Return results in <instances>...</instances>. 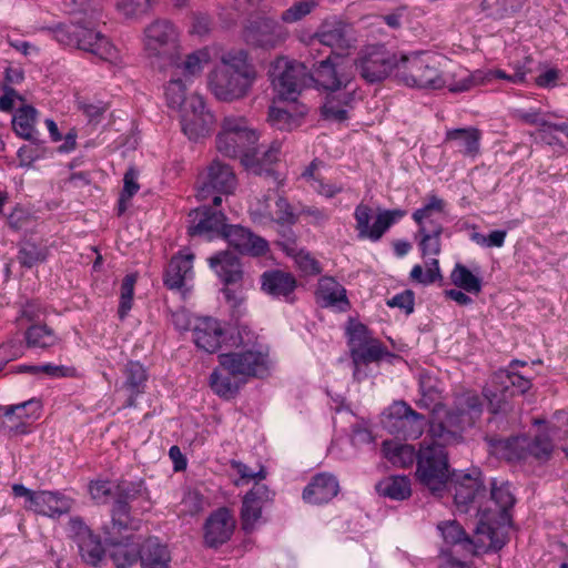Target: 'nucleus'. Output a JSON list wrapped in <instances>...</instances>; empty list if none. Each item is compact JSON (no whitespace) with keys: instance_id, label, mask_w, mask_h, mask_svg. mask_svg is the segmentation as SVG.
I'll return each mask as SVG.
<instances>
[{"instance_id":"obj_3","label":"nucleus","mask_w":568,"mask_h":568,"mask_svg":"<svg viewBox=\"0 0 568 568\" xmlns=\"http://www.w3.org/2000/svg\"><path fill=\"white\" fill-rule=\"evenodd\" d=\"M236 348L219 355L220 366L232 377H260L270 366L268 348L258 341L257 335L247 326H241L234 342Z\"/></svg>"},{"instance_id":"obj_1","label":"nucleus","mask_w":568,"mask_h":568,"mask_svg":"<svg viewBox=\"0 0 568 568\" xmlns=\"http://www.w3.org/2000/svg\"><path fill=\"white\" fill-rule=\"evenodd\" d=\"M479 417L477 398L466 395L457 402L456 412L447 414L445 418L436 415L430 423L428 437L432 444H423L419 448L416 476L432 493L440 491L450 475L445 447L462 443L464 432L474 426Z\"/></svg>"},{"instance_id":"obj_60","label":"nucleus","mask_w":568,"mask_h":568,"mask_svg":"<svg viewBox=\"0 0 568 568\" xmlns=\"http://www.w3.org/2000/svg\"><path fill=\"white\" fill-rule=\"evenodd\" d=\"M317 6L316 0H300L282 12L281 20L285 23H295L310 14Z\"/></svg>"},{"instance_id":"obj_43","label":"nucleus","mask_w":568,"mask_h":568,"mask_svg":"<svg viewBox=\"0 0 568 568\" xmlns=\"http://www.w3.org/2000/svg\"><path fill=\"white\" fill-rule=\"evenodd\" d=\"M142 568H170L171 556L166 546L149 539L140 555Z\"/></svg>"},{"instance_id":"obj_18","label":"nucleus","mask_w":568,"mask_h":568,"mask_svg":"<svg viewBox=\"0 0 568 568\" xmlns=\"http://www.w3.org/2000/svg\"><path fill=\"white\" fill-rule=\"evenodd\" d=\"M287 38V31L275 20L262 18L251 23L245 30L248 43L271 49L281 44Z\"/></svg>"},{"instance_id":"obj_30","label":"nucleus","mask_w":568,"mask_h":568,"mask_svg":"<svg viewBox=\"0 0 568 568\" xmlns=\"http://www.w3.org/2000/svg\"><path fill=\"white\" fill-rule=\"evenodd\" d=\"M234 529V520L227 509L221 508L212 514L205 524V541L215 547L227 541Z\"/></svg>"},{"instance_id":"obj_8","label":"nucleus","mask_w":568,"mask_h":568,"mask_svg":"<svg viewBox=\"0 0 568 568\" xmlns=\"http://www.w3.org/2000/svg\"><path fill=\"white\" fill-rule=\"evenodd\" d=\"M490 500L495 505L494 509L491 507L485 510H481L480 507L478 508V511L481 513V518L476 531L478 535H485L487 537L490 547L500 549L505 541L497 537V528L493 526L491 521L496 520L498 525L509 524L508 510L513 507L515 498L507 484L497 486L496 481H493Z\"/></svg>"},{"instance_id":"obj_34","label":"nucleus","mask_w":568,"mask_h":568,"mask_svg":"<svg viewBox=\"0 0 568 568\" xmlns=\"http://www.w3.org/2000/svg\"><path fill=\"white\" fill-rule=\"evenodd\" d=\"M199 216V221L189 227L191 235H207L209 239H212L214 234L225 236V230L229 229L230 225H226V217L221 211L211 212L209 209L203 211L196 210L195 217Z\"/></svg>"},{"instance_id":"obj_35","label":"nucleus","mask_w":568,"mask_h":568,"mask_svg":"<svg viewBox=\"0 0 568 568\" xmlns=\"http://www.w3.org/2000/svg\"><path fill=\"white\" fill-rule=\"evenodd\" d=\"M324 44L332 49H344L349 45L346 26L341 21H325L312 39V48Z\"/></svg>"},{"instance_id":"obj_39","label":"nucleus","mask_w":568,"mask_h":568,"mask_svg":"<svg viewBox=\"0 0 568 568\" xmlns=\"http://www.w3.org/2000/svg\"><path fill=\"white\" fill-rule=\"evenodd\" d=\"M295 287L296 281L290 273L272 271L262 275V290L274 297L287 298Z\"/></svg>"},{"instance_id":"obj_51","label":"nucleus","mask_w":568,"mask_h":568,"mask_svg":"<svg viewBox=\"0 0 568 568\" xmlns=\"http://www.w3.org/2000/svg\"><path fill=\"white\" fill-rule=\"evenodd\" d=\"M452 283L470 294L481 292V280L471 273L465 265L457 263L450 273Z\"/></svg>"},{"instance_id":"obj_42","label":"nucleus","mask_w":568,"mask_h":568,"mask_svg":"<svg viewBox=\"0 0 568 568\" xmlns=\"http://www.w3.org/2000/svg\"><path fill=\"white\" fill-rule=\"evenodd\" d=\"M511 374L513 371L510 369H499L490 379L494 389L485 388L484 390V395L495 413L501 409V404L506 398V392L511 387Z\"/></svg>"},{"instance_id":"obj_48","label":"nucleus","mask_w":568,"mask_h":568,"mask_svg":"<svg viewBox=\"0 0 568 568\" xmlns=\"http://www.w3.org/2000/svg\"><path fill=\"white\" fill-rule=\"evenodd\" d=\"M211 53L207 49H200L186 55L182 63L175 65L176 75H183L185 80L200 74L210 63Z\"/></svg>"},{"instance_id":"obj_29","label":"nucleus","mask_w":568,"mask_h":568,"mask_svg":"<svg viewBox=\"0 0 568 568\" xmlns=\"http://www.w3.org/2000/svg\"><path fill=\"white\" fill-rule=\"evenodd\" d=\"M339 491V485L335 476L318 474L305 487L303 499L313 505H320L332 500Z\"/></svg>"},{"instance_id":"obj_40","label":"nucleus","mask_w":568,"mask_h":568,"mask_svg":"<svg viewBox=\"0 0 568 568\" xmlns=\"http://www.w3.org/2000/svg\"><path fill=\"white\" fill-rule=\"evenodd\" d=\"M491 453L507 460L521 459L527 456L529 438L517 436L508 439H489Z\"/></svg>"},{"instance_id":"obj_6","label":"nucleus","mask_w":568,"mask_h":568,"mask_svg":"<svg viewBox=\"0 0 568 568\" xmlns=\"http://www.w3.org/2000/svg\"><path fill=\"white\" fill-rule=\"evenodd\" d=\"M53 39L62 45L90 52L98 58L113 62L118 50L100 31L79 24H61L52 30Z\"/></svg>"},{"instance_id":"obj_10","label":"nucleus","mask_w":568,"mask_h":568,"mask_svg":"<svg viewBox=\"0 0 568 568\" xmlns=\"http://www.w3.org/2000/svg\"><path fill=\"white\" fill-rule=\"evenodd\" d=\"M312 80L327 92L356 89L354 63L341 55H328L315 65Z\"/></svg>"},{"instance_id":"obj_12","label":"nucleus","mask_w":568,"mask_h":568,"mask_svg":"<svg viewBox=\"0 0 568 568\" xmlns=\"http://www.w3.org/2000/svg\"><path fill=\"white\" fill-rule=\"evenodd\" d=\"M353 215L357 237L378 242L393 224L406 215V211L402 209L383 210L376 215L373 225L369 224L373 217V210L369 205L365 203L357 204Z\"/></svg>"},{"instance_id":"obj_45","label":"nucleus","mask_w":568,"mask_h":568,"mask_svg":"<svg viewBox=\"0 0 568 568\" xmlns=\"http://www.w3.org/2000/svg\"><path fill=\"white\" fill-rule=\"evenodd\" d=\"M124 387L130 392L129 406L134 405L135 397L144 392L148 374L139 362H129L124 368Z\"/></svg>"},{"instance_id":"obj_28","label":"nucleus","mask_w":568,"mask_h":568,"mask_svg":"<svg viewBox=\"0 0 568 568\" xmlns=\"http://www.w3.org/2000/svg\"><path fill=\"white\" fill-rule=\"evenodd\" d=\"M30 510L51 518L68 514L73 499L59 493L50 490H39Z\"/></svg>"},{"instance_id":"obj_59","label":"nucleus","mask_w":568,"mask_h":568,"mask_svg":"<svg viewBox=\"0 0 568 568\" xmlns=\"http://www.w3.org/2000/svg\"><path fill=\"white\" fill-rule=\"evenodd\" d=\"M274 209V203H272L271 199L266 196L252 204L250 213L255 223L267 226L273 224Z\"/></svg>"},{"instance_id":"obj_32","label":"nucleus","mask_w":568,"mask_h":568,"mask_svg":"<svg viewBox=\"0 0 568 568\" xmlns=\"http://www.w3.org/2000/svg\"><path fill=\"white\" fill-rule=\"evenodd\" d=\"M420 398L417 400V405L422 408H430L433 407V416L429 420V424L435 419L436 415L439 416V418H445L447 414L456 412L457 410V402L460 397H464L466 395H473L477 398L480 413L483 412V404L479 398V396L474 392H465L460 395H457L454 400V406L449 409H446L440 403H439V393L438 390L433 386L426 385V382H420Z\"/></svg>"},{"instance_id":"obj_47","label":"nucleus","mask_w":568,"mask_h":568,"mask_svg":"<svg viewBox=\"0 0 568 568\" xmlns=\"http://www.w3.org/2000/svg\"><path fill=\"white\" fill-rule=\"evenodd\" d=\"M383 453L385 458L396 467H408L413 465L415 459L417 460L414 447L408 444L385 440Z\"/></svg>"},{"instance_id":"obj_49","label":"nucleus","mask_w":568,"mask_h":568,"mask_svg":"<svg viewBox=\"0 0 568 568\" xmlns=\"http://www.w3.org/2000/svg\"><path fill=\"white\" fill-rule=\"evenodd\" d=\"M230 467L236 476L234 479L235 486H244L253 483L254 485H264L262 481L266 478L267 471L264 466L260 465L256 470L252 469L246 464L232 459Z\"/></svg>"},{"instance_id":"obj_64","label":"nucleus","mask_w":568,"mask_h":568,"mask_svg":"<svg viewBox=\"0 0 568 568\" xmlns=\"http://www.w3.org/2000/svg\"><path fill=\"white\" fill-rule=\"evenodd\" d=\"M274 205L273 224L293 225L296 222L297 216L286 199L277 197Z\"/></svg>"},{"instance_id":"obj_37","label":"nucleus","mask_w":568,"mask_h":568,"mask_svg":"<svg viewBox=\"0 0 568 568\" xmlns=\"http://www.w3.org/2000/svg\"><path fill=\"white\" fill-rule=\"evenodd\" d=\"M306 109L303 105H273L270 108L268 122L281 131H292L301 125V120L305 115Z\"/></svg>"},{"instance_id":"obj_31","label":"nucleus","mask_w":568,"mask_h":568,"mask_svg":"<svg viewBox=\"0 0 568 568\" xmlns=\"http://www.w3.org/2000/svg\"><path fill=\"white\" fill-rule=\"evenodd\" d=\"M316 301L322 307H331L341 312L346 311L349 306L344 286L328 276L320 278Z\"/></svg>"},{"instance_id":"obj_13","label":"nucleus","mask_w":568,"mask_h":568,"mask_svg":"<svg viewBox=\"0 0 568 568\" xmlns=\"http://www.w3.org/2000/svg\"><path fill=\"white\" fill-rule=\"evenodd\" d=\"M384 424L386 429L397 437L417 439L422 436L426 422L422 414L405 402H396L388 408Z\"/></svg>"},{"instance_id":"obj_17","label":"nucleus","mask_w":568,"mask_h":568,"mask_svg":"<svg viewBox=\"0 0 568 568\" xmlns=\"http://www.w3.org/2000/svg\"><path fill=\"white\" fill-rule=\"evenodd\" d=\"M41 403L38 399H29L17 405L0 407L2 414L1 429L9 435L28 433V422L39 417Z\"/></svg>"},{"instance_id":"obj_63","label":"nucleus","mask_w":568,"mask_h":568,"mask_svg":"<svg viewBox=\"0 0 568 568\" xmlns=\"http://www.w3.org/2000/svg\"><path fill=\"white\" fill-rule=\"evenodd\" d=\"M136 283L135 274H128L122 281L121 285V296H120V305H119V316L120 318H124L130 310L132 308L133 302V293L134 285Z\"/></svg>"},{"instance_id":"obj_24","label":"nucleus","mask_w":568,"mask_h":568,"mask_svg":"<svg viewBox=\"0 0 568 568\" xmlns=\"http://www.w3.org/2000/svg\"><path fill=\"white\" fill-rule=\"evenodd\" d=\"M224 239L231 246L243 254L258 256L268 250L266 240L240 225H230L229 229L225 230Z\"/></svg>"},{"instance_id":"obj_7","label":"nucleus","mask_w":568,"mask_h":568,"mask_svg":"<svg viewBox=\"0 0 568 568\" xmlns=\"http://www.w3.org/2000/svg\"><path fill=\"white\" fill-rule=\"evenodd\" d=\"M268 78L282 101L295 102L303 88L312 80L308 69L302 62L285 57L276 58L270 65Z\"/></svg>"},{"instance_id":"obj_33","label":"nucleus","mask_w":568,"mask_h":568,"mask_svg":"<svg viewBox=\"0 0 568 568\" xmlns=\"http://www.w3.org/2000/svg\"><path fill=\"white\" fill-rule=\"evenodd\" d=\"M454 500L460 511H468L471 504L484 493L478 478L470 475L457 476L453 481Z\"/></svg>"},{"instance_id":"obj_52","label":"nucleus","mask_w":568,"mask_h":568,"mask_svg":"<svg viewBox=\"0 0 568 568\" xmlns=\"http://www.w3.org/2000/svg\"><path fill=\"white\" fill-rule=\"evenodd\" d=\"M386 351L375 338H371L367 343L363 344L359 348L354 349L352 354L353 363L355 365L354 376H357L358 366L368 364L381 359Z\"/></svg>"},{"instance_id":"obj_53","label":"nucleus","mask_w":568,"mask_h":568,"mask_svg":"<svg viewBox=\"0 0 568 568\" xmlns=\"http://www.w3.org/2000/svg\"><path fill=\"white\" fill-rule=\"evenodd\" d=\"M409 280L413 283L420 284L424 286L430 285L435 283L437 280H442L438 260L430 258L429 261H426L425 270L419 264L414 265L409 273Z\"/></svg>"},{"instance_id":"obj_41","label":"nucleus","mask_w":568,"mask_h":568,"mask_svg":"<svg viewBox=\"0 0 568 568\" xmlns=\"http://www.w3.org/2000/svg\"><path fill=\"white\" fill-rule=\"evenodd\" d=\"M37 115L38 111L31 105L19 108L12 118V128L16 134L24 140L38 142Z\"/></svg>"},{"instance_id":"obj_62","label":"nucleus","mask_w":568,"mask_h":568,"mask_svg":"<svg viewBox=\"0 0 568 568\" xmlns=\"http://www.w3.org/2000/svg\"><path fill=\"white\" fill-rule=\"evenodd\" d=\"M287 253L292 255L295 265L298 270L305 275H316L321 272V267L318 262L306 251L304 250H295V248H286Z\"/></svg>"},{"instance_id":"obj_58","label":"nucleus","mask_w":568,"mask_h":568,"mask_svg":"<svg viewBox=\"0 0 568 568\" xmlns=\"http://www.w3.org/2000/svg\"><path fill=\"white\" fill-rule=\"evenodd\" d=\"M303 178H305L311 187L320 195L332 199L344 191V186L342 184H335L329 182H324L321 179H317L313 174V168H307L304 173Z\"/></svg>"},{"instance_id":"obj_44","label":"nucleus","mask_w":568,"mask_h":568,"mask_svg":"<svg viewBox=\"0 0 568 568\" xmlns=\"http://www.w3.org/2000/svg\"><path fill=\"white\" fill-rule=\"evenodd\" d=\"M27 346L30 348L47 349L57 346L61 338L45 324H33L29 326L24 334Z\"/></svg>"},{"instance_id":"obj_56","label":"nucleus","mask_w":568,"mask_h":568,"mask_svg":"<svg viewBox=\"0 0 568 568\" xmlns=\"http://www.w3.org/2000/svg\"><path fill=\"white\" fill-rule=\"evenodd\" d=\"M444 226L437 225L436 229L419 231L418 235L419 240V248L422 251L423 256L428 255H438L442 250V241L440 236L443 234Z\"/></svg>"},{"instance_id":"obj_25","label":"nucleus","mask_w":568,"mask_h":568,"mask_svg":"<svg viewBox=\"0 0 568 568\" xmlns=\"http://www.w3.org/2000/svg\"><path fill=\"white\" fill-rule=\"evenodd\" d=\"M194 254L183 250L174 255L166 268L164 283L169 288L180 290L187 281L193 280Z\"/></svg>"},{"instance_id":"obj_19","label":"nucleus","mask_w":568,"mask_h":568,"mask_svg":"<svg viewBox=\"0 0 568 568\" xmlns=\"http://www.w3.org/2000/svg\"><path fill=\"white\" fill-rule=\"evenodd\" d=\"M272 499L273 493L266 485H253L242 503L241 519L244 530L251 531L256 527L261 520L263 507Z\"/></svg>"},{"instance_id":"obj_14","label":"nucleus","mask_w":568,"mask_h":568,"mask_svg":"<svg viewBox=\"0 0 568 568\" xmlns=\"http://www.w3.org/2000/svg\"><path fill=\"white\" fill-rule=\"evenodd\" d=\"M214 115L206 109L199 94H192L181 112V125L184 134L192 141L207 136L214 125Z\"/></svg>"},{"instance_id":"obj_9","label":"nucleus","mask_w":568,"mask_h":568,"mask_svg":"<svg viewBox=\"0 0 568 568\" xmlns=\"http://www.w3.org/2000/svg\"><path fill=\"white\" fill-rule=\"evenodd\" d=\"M143 44L149 57L174 63L180 53V31L171 21L156 19L145 27Z\"/></svg>"},{"instance_id":"obj_22","label":"nucleus","mask_w":568,"mask_h":568,"mask_svg":"<svg viewBox=\"0 0 568 568\" xmlns=\"http://www.w3.org/2000/svg\"><path fill=\"white\" fill-rule=\"evenodd\" d=\"M103 532L105 535L110 557L116 568H128L136 562L141 551L139 545L134 542L131 537L119 540L115 538V535L119 532L111 531L108 526L103 527Z\"/></svg>"},{"instance_id":"obj_5","label":"nucleus","mask_w":568,"mask_h":568,"mask_svg":"<svg viewBox=\"0 0 568 568\" xmlns=\"http://www.w3.org/2000/svg\"><path fill=\"white\" fill-rule=\"evenodd\" d=\"M396 80L412 89H444L442 59L429 52L402 54L397 62Z\"/></svg>"},{"instance_id":"obj_4","label":"nucleus","mask_w":568,"mask_h":568,"mask_svg":"<svg viewBox=\"0 0 568 568\" xmlns=\"http://www.w3.org/2000/svg\"><path fill=\"white\" fill-rule=\"evenodd\" d=\"M258 134L251 123L239 115H226L216 136V149L229 158H241L242 164L251 172H260L255 162V145Z\"/></svg>"},{"instance_id":"obj_16","label":"nucleus","mask_w":568,"mask_h":568,"mask_svg":"<svg viewBox=\"0 0 568 568\" xmlns=\"http://www.w3.org/2000/svg\"><path fill=\"white\" fill-rule=\"evenodd\" d=\"M69 534L77 544L82 560L88 565L98 566L105 552L100 537L94 535L80 517L70 518Z\"/></svg>"},{"instance_id":"obj_38","label":"nucleus","mask_w":568,"mask_h":568,"mask_svg":"<svg viewBox=\"0 0 568 568\" xmlns=\"http://www.w3.org/2000/svg\"><path fill=\"white\" fill-rule=\"evenodd\" d=\"M444 88L453 93L466 92L470 89L485 83L483 70L470 72L467 69L458 68L454 72L444 71Z\"/></svg>"},{"instance_id":"obj_21","label":"nucleus","mask_w":568,"mask_h":568,"mask_svg":"<svg viewBox=\"0 0 568 568\" xmlns=\"http://www.w3.org/2000/svg\"><path fill=\"white\" fill-rule=\"evenodd\" d=\"M358 100H361V95L357 93V89L328 91L322 106V115L328 121L344 122Z\"/></svg>"},{"instance_id":"obj_20","label":"nucleus","mask_w":568,"mask_h":568,"mask_svg":"<svg viewBox=\"0 0 568 568\" xmlns=\"http://www.w3.org/2000/svg\"><path fill=\"white\" fill-rule=\"evenodd\" d=\"M142 483L118 486L116 499L112 507V518L106 525L111 531L122 532L126 530L130 523V501L134 500L142 493Z\"/></svg>"},{"instance_id":"obj_50","label":"nucleus","mask_w":568,"mask_h":568,"mask_svg":"<svg viewBox=\"0 0 568 568\" xmlns=\"http://www.w3.org/2000/svg\"><path fill=\"white\" fill-rule=\"evenodd\" d=\"M523 4V0H483L481 10L487 17L501 20L511 17Z\"/></svg>"},{"instance_id":"obj_57","label":"nucleus","mask_w":568,"mask_h":568,"mask_svg":"<svg viewBox=\"0 0 568 568\" xmlns=\"http://www.w3.org/2000/svg\"><path fill=\"white\" fill-rule=\"evenodd\" d=\"M210 385L216 395L224 398L234 397L240 388L239 383L232 381L230 376L222 375L219 371L211 374Z\"/></svg>"},{"instance_id":"obj_54","label":"nucleus","mask_w":568,"mask_h":568,"mask_svg":"<svg viewBox=\"0 0 568 568\" xmlns=\"http://www.w3.org/2000/svg\"><path fill=\"white\" fill-rule=\"evenodd\" d=\"M517 118L526 124L537 125L539 129L536 132V139H539L541 142L547 144H551L552 141L547 139L548 130L551 129V122L546 119L539 110H517Z\"/></svg>"},{"instance_id":"obj_2","label":"nucleus","mask_w":568,"mask_h":568,"mask_svg":"<svg viewBox=\"0 0 568 568\" xmlns=\"http://www.w3.org/2000/svg\"><path fill=\"white\" fill-rule=\"evenodd\" d=\"M256 79L254 65L243 50L222 55L220 64L209 77V88L220 101L231 102L245 97Z\"/></svg>"},{"instance_id":"obj_26","label":"nucleus","mask_w":568,"mask_h":568,"mask_svg":"<svg viewBox=\"0 0 568 568\" xmlns=\"http://www.w3.org/2000/svg\"><path fill=\"white\" fill-rule=\"evenodd\" d=\"M480 140V130L469 126L447 130L444 143L464 156L475 158L479 153Z\"/></svg>"},{"instance_id":"obj_27","label":"nucleus","mask_w":568,"mask_h":568,"mask_svg":"<svg viewBox=\"0 0 568 568\" xmlns=\"http://www.w3.org/2000/svg\"><path fill=\"white\" fill-rule=\"evenodd\" d=\"M446 216L447 203L435 194L428 195L423 206L417 209L412 215L419 231L432 230L436 229L437 225H443Z\"/></svg>"},{"instance_id":"obj_46","label":"nucleus","mask_w":568,"mask_h":568,"mask_svg":"<svg viewBox=\"0 0 568 568\" xmlns=\"http://www.w3.org/2000/svg\"><path fill=\"white\" fill-rule=\"evenodd\" d=\"M376 490L381 496L394 500L407 499L412 494L410 481L406 476H389L376 484Z\"/></svg>"},{"instance_id":"obj_23","label":"nucleus","mask_w":568,"mask_h":568,"mask_svg":"<svg viewBox=\"0 0 568 568\" xmlns=\"http://www.w3.org/2000/svg\"><path fill=\"white\" fill-rule=\"evenodd\" d=\"M192 332L195 345L207 353H215L224 336L221 323L212 317L196 318Z\"/></svg>"},{"instance_id":"obj_36","label":"nucleus","mask_w":568,"mask_h":568,"mask_svg":"<svg viewBox=\"0 0 568 568\" xmlns=\"http://www.w3.org/2000/svg\"><path fill=\"white\" fill-rule=\"evenodd\" d=\"M211 268L226 284H237L242 281L243 271L239 258L230 252H220L209 258Z\"/></svg>"},{"instance_id":"obj_11","label":"nucleus","mask_w":568,"mask_h":568,"mask_svg":"<svg viewBox=\"0 0 568 568\" xmlns=\"http://www.w3.org/2000/svg\"><path fill=\"white\" fill-rule=\"evenodd\" d=\"M398 59L384 45L373 44L363 48L353 63L365 81L374 83L386 79L390 73L396 78Z\"/></svg>"},{"instance_id":"obj_15","label":"nucleus","mask_w":568,"mask_h":568,"mask_svg":"<svg viewBox=\"0 0 568 568\" xmlns=\"http://www.w3.org/2000/svg\"><path fill=\"white\" fill-rule=\"evenodd\" d=\"M236 176L229 164L213 161L197 179V197L206 200L213 193L230 194L236 187Z\"/></svg>"},{"instance_id":"obj_55","label":"nucleus","mask_w":568,"mask_h":568,"mask_svg":"<svg viewBox=\"0 0 568 568\" xmlns=\"http://www.w3.org/2000/svg\"><path fill=\"white\" fill-rule=\"evenodd\" d=\"M189 80H182L180 75L174 74V77L169 81L165 88V97L170 108L179 109L182 112V108L185 102L189 100L185 95L186 82Z\"/></svg>"},{"instance_id":"obj_61","label":"nucleus","mask_w":568,"mask_h":568,"mask_svg":"<svg viewBox=\"0 0 568 568\" xmlns=\"http://www.w3.org/2000/svg\"><path fill=\"white\" fill-rule=\"evenodd\" d=\"M156 0H115L116 10L126 18L146 13Z\"/></svg>"}]
</instances>
